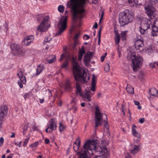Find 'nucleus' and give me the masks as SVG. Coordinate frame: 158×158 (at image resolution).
<instances>
[{
	"label": "nucleus",
	"instance_id": "obj_63",
	"mask_svg": "<svg viewBox=\"0 0 158 158\" xmlns=\"http://www.w3.org/2000/svg\"><path fill=\"white\" fill-rule=\"evenodd\" d=\"M85 102H82L81 103V106L82 107H84L85 106Z\"/></svg>",
	"mask_w": 158,
	"mask_h": 158
},
{
	"label": "nucleus",
	"instance_id": "obj_20",
	"mask_svg": "<svg viewBox=\"0 0 158 158\" xmlns=\"http://www.w3.org/2000/svg\"><path fill=\"white\" fill-rule=\"evenodd\" d=\"M143 40H136L135 43V48L137 50L139 49L140 48L143 46Z\"/></svg>",
	"mask_w": 158,
	"mask_h": 158
},
{
	"label": "nucleus",
	"instance_id": "obj_48",
	"mask_svg": "<svg viewBox=\"0 0 158 158\" xmlns=\"http://www.w3.org/2000/svg\"><path fill=\"white\" fill-rule=\"evenodd\" d=\"M4 142V139L3 137H1L0 138V146H1L3 144Z\"/></svg>",
	"mask_w": 158,
	"mask_h": 158
},
{
	"label": "nucleus",
	"instance_id": "obj_31",
	"mask_svg": "<svg viewBox=\"0 0 158 158\" xmlns=\"http://www.w3.org/2000/svg\"><path fill=\"white\" fill-rule=\"evenodd\" d=\"M65 87L66 89L70 90L72 89L70 81L69 80H67L65 84Z\"/></svg>",
	"mask_w": 158,
	"mask_h": 158
},
{
	"label": "nucleus",
	"instance_id": "obj_40",
	"mask_svg": "<svg viewBox=\"0 0 158 158\" xmlns=\"http://www.w3.org/2000/svg\"><path fill=\"white\" fill-rule=\"evenodd\" d=\"M39 143V142L38 141H36L32 143L30 145V147H31L32 148H34L37 147L38 146Z\"/></svg>",
	"mask_w": 158,
	"mask_h": 158
},
{
	"label": "nucleus",
	"instance_id": "obj_58",
	"mask_svg": "<svg viewBox=\"0 0 158 158\" xmlns=\"http://www.w3.org/2000/svg\"><path fill=\"white\" fill-rule=\"evenodd\" d=\"M118 56L120 58L121 55L120 50L118 49Z\"/></svg>",
	"mask_w": 158,
	"mask_h": 158
},
{
	"label": "nucleus",
	"instance_id": "obj_47",
	"mask_svg": "<svg viewBox=\"0 0 158 158\" xmlns=\"http://www.w3.org/2000/svg\"><path fill=\"white\" fill-rule=\"evenodd\" d=\"M125 158H132L131 155L129 153H126L125 155Z\"/></svg>",
	"mask_w": 158,
	"mask_h": 158
},
{
	"label": "nucleus",
	"instance_id": "obj_34",
	"mask_svg": "<svg viewBox=\"0 0 158 158\" xmlns=\"http://www.w3.org/2000/svg\"><path fill=\"white\" fill-rule=\"evenodd\" d=\"M32 42V40H23L22 43L23 45L27 46L29 45Z\"/></svg>",
	"mask_w": 158,
	"mask_h": 158
},
{
	"label": "nucleus",
	"instance_id": "obj_54",
	"mask_svg": "<svg viewBox=\"0 0 158 158\" xmlns=\"http://www.w3.org/2000/svg\"><path fill=\"white\" fill-rule=\"evenodd\" d=\"M150 67H151V68H153L155 67H156V65L155 63V64H153V63H151L149 65Z\"/></svg>",
	"mask_w": 158,
	"mask_h": 158
},
{
	"label": "nucleus",
	"instance_id": "obj_45",
	"mask_svg": "<svg viewBox=\"0 0 158 158\" xmlns=\"http://www.w3.org/2000/svg\"><path fill=\"white\" fill-rule=\"evenodd\" d=\"M151 4L152 5H155L157 3V0H149Z\"/></svg>",
	"mask_w": 158,
	"mask_h": 158
},
{
	"label": "nucleus",
	"instance_id": "obj_51",
	"mask_svg": "<svg viewBox=\"0 0 158 158\" xmlns=\"http://www.w3.org/2000/svg\"><path fill=\"white\" fill-rule=\"evenodd\" d=\"M106 53H105V56H101V61L102 62H103L106 56Z\"/></svg>",
	"mask_w": 158,
	"mask_h": 158
},
{
	"label": "nucleus",
	"instance_id": "obj_26",
	"mask_svg": "<svg viewBox=\"0 0 158 158\" xmlns=\"http://www.w3.org/2000/svg\"><path fill=\"white\" fill-rule=\"evenodd\" d=\"M76 94L79 95L80 96H82V93L81 92V89L80 86L78 82H77L76 83Z\"/></svg>",
	"mask_w": 158,
	"mask_h": 158
},
{
	"label": "nucleus",
	"instance_id": "obj_1",
	"mask_svg": "<svg viewBox=\"0 0 158 158\" xmlns=\"http://www.w3.org/2000/svg\"><path fill=\"white\" fill-rule=\"evenodd\" d=\"M86 0H70L68 2L70 4L71 11L74 19H78L84 17L85 10L83 8Z\"/></svg>",
	"mask_w": 158,
	"mask_h": 158
},
{
	"label": "nucleus",
	"instance_id": "obj_13",
	"mask_svg": "<svg viewBox=\"0 0 158 158\" xmlns=\"http://www.w3.org/2000/svg\"><path fill=\"white\" fill-rule=\"evenodd\" d=\"M49 124L48 125V127L45 130L47 133H50L56 129L57 126L55 120L51 118L49 122Z\"/></svg>",
	"mask_w": 158,
	"mask_h": 158
},
{
	"label": "nucleus",
	"instance_id": "obj_36",
	"mask_svg": "<svg viewBox=\"0 0 158 158\" xmlns=\"http://www.w3.org/2000/svg\"><path fill=\"white\" fill-rule=\"evenodd\" d=\"M114 33L115 34V38H116V40H120V36L118 31L117 30H115L114 31Z\"/></svg>",
	"mask_w": 158,
	"mask_h": 158
},
{
	"label": "nucleus",
	"instance_id": "obj_35",
	"mask_svg": "<svg viewBox=\"0 0 158 158\" xmlns=\"http://www.w3.org/2000/svg\"><path fill=\"white\" fill-rule=\"evenodd\" d=\"M80 33H75L73 36V39L74 40L79 39L80 38Z\"/></svg>",
	"mask_w": 158,
	"mask_h": 158
},
{
	"label": "nucleus",
	"instance_id": "obj_32",
	"mask_svg": "<svg viewBox=\"0 0 158 158\" xmlns=\"http://www.w3.org/2000/svg\"><path fill=\"white\" fill-rule=\"evenodd\" d=\"M128 2L131 6H136L138 0H128Z\"/></svg>",
	"mask_w": 158,
	"mask_h": 158
},
{
	"label": "nucleus",
	"instance_id": "obj_28",
	"mask_svg": "<svg viewBox=\"0 0 158 158\" xmlns=\"http://www.w3.org/2000/svg\"><path fill=\"white\" fill-rule=\"evenodd\" d=\"M85 53V50L83 47L80 50L78 54V60H81L82 58L83 55Z\"/></svg>",
	"mask_w": 158,
	"mask_h": 158
},
{
	"label": "nucleus",
	"instance_id": "obj_16",
	"mask_svg": "<svg viewBox=\"0 0 158 158\" xmlns=\"http://www.w3.org/2000/svg\"><path fill=\"white\" fill-rule=\"evenodd\" d=\"M8 108L6 105L1 106L0 108V117L1 120H3L8 113Z\"/></svg>",
	"mask_w": 158,
	"mask_h": 158
},
{
	"label": "nucleus",
	"instance_id": "obj_38",
	"mask_svg": "<svg viewBox=\"0 0 158 158\" xmlns=\"http://www.w3.org/2000/svg\"><path fill=\"white\" fill-rule=\"evenodd\" d=\"M64 7L62 5H60L58 8V11L61 13H63L64 10Z\"/></svg>",
	"mask_w": 158,
	"mask_h": 158
},
{
	"label": "nucleus",
	"instance_id": "obj_46",
	"mask_svg": "<svg viewBox=\"0 0 158 158\" xmlns=\"http://www.w3.org/2000/svg\"><path fill=\"white\" fill-rule=\"evenodd\" d=\"M5 31H6V32H7L8 31V25L7 23H5Z\"/></svg>",
	"mask_w": 158,
	"mask_h": 158
},
{
	"label": "nucleus",
	"instance_id": "obj_64",
	"mask_svg": "<svg viewBox=\"0 0 158 158\" xmlns=\"http://www.w3.org/2000/svg\"><path fill=\"white\" fill-rule=\"evenodd\" d=\"M44 102V99H40V102L41 103H43Z\"/></svg>",
	"mask_w": 158,
	"mask_h": 158
},
{
	"label": "nucleus",
	"instance_id": "obj_29",
	"mask_svg": "<svg viewBox=\"0 0 158 158\" xmlns=\"http://www.w3.org/2000/svg\"><path fill=\"white\" fill-rule=\"evenodd\" d=\"M157 94V90L155 88L149 89V94L153 96H156Z\"/></svg>",
	"mask_w": 158,
	"mask_h": 158
},
{
	"label": "nucleus",
	"instance_id": "obj_55",
	"mask_svg": "<svg viewBox=\"0 0 158 158\" xmlns=\"http://www.w3.org/2000/svg\"><path fill=\"white\" fill-rule=\"evenodd\" d=\"M98 2V0H92V3L94 4H97Z\"/></svg>",
	"mask_w": 158,
	"mask_h": 158
},
{
	"label": "nucleus",
	"instance_id": "obj_59",
	"mask_svg": "<svg viewBox=\"0 0 158 158\" xmlns=\"http://www.w3.org/2000/svg\"><path fill=\"white\" fill-rule=\"evenodd\" d=\"M45 143L46 144H48L49 142V140L48 139H45Z\"/></svg>",
	"mask_w": 158,
	"mask_h": 158
},
{
	"label": "nucleus",
	"instance_id": "obj_53",
	"mask_svg": "<svg viewBox=\"0 0 158 158\" xmlns=\"http://www.w3.org/2000/svg\"><path fill=\"white\" fill-rule=\"evenodd\" d=\"M29 96V94L28 93L25 94L24 95V98L25 99H26L27 98H28Z\"/></svg>",
	"mask_w": 158,
	"mask_h": 158
},
{
	"label": "nucleus",
	"instance_id": "obj_15",
	"mask_svg": "<svg viewBox=\"0 0 158 158\" xmlns=\"http://www.w3.org/2000/svg\"><path fill=\"white\" fill-rule=\"evenodd\" d=\"M136 127L134 124L132 125V133L133 135L137 138V139L134 140L135 142L138 143L140 139V135L136 130Z\"/></svg>",
	"mask_w": 158,
	"mask_h": 158
},
{
	"label": "nucleus",
	"instance_id": "obj_17",
	"mask_svg": "<svg viewBox=\"0 0 158 158\" xmlns=\"http://www.w3.org/2000/svg\"><path fill=\"white\" fill-rule=\"evenodd\" d=\"M140 146L139 145H136L135 144H131L129 151L131 154H135L137 153L139 150Z\"/></svg>",
	"mask_w": 158,
	"mask_h": 158
},
{
	"label": "nucleus",
	"instance_id": "obj_21",
	"mask_svg": "<svg viewBox=\"0 0 158 158\" xmlns=\"http://www.w3.org/2000/svg\"><path fill=\"white\" fill-rule=\"evenodd\" d=\"M152 29L154 32H158V17L156 19L152 26Z\"/></svg>",
	"mask_w": 158,
	"mask_h": 158
},
{
	"label": "nucleus",
	"instance_id": "obj_7",
	"mask_svg": "<svg viewBox=\"0 0 158 158\" xmlns=\"http://www.w3.org/2000/svg\"><path fill=\"white\" fill-rule=\"evenodd\" d=\"M12 54L15 56H23L25 55V49L16 43H13L10 45Z\"/></svg>",
	"mask_w": 158,
	"mask_h": 158
},
{
	"label": "nucleus",
	"instance_id": "obj_4",
	"mask_svg": "<svg viewBox=\"0 0 158 158\" xmlns=\"http://www.w3.org/2000/svg\"><path fill=\"white\" fill-rule=\"evenodd\" d=\"M134 15L127 9L120 12L119 15V22L121 26L127 25L134 19Z\"/></svg>",
	"mask_w": 158,
	"mask_h": 158
},
{
	"label": "nucleus",
	"instance_id": "obj_44",
	"mask_svg": "<svg viewBox=\"0 0 158 158\" xmlns=\"http://www.w3.org/2000/svg\"><path fill=\"white\" fill-rule=\"evenodd\" d=\"M68 64V62L67 61H65L61 65V67L62 68H65L67 67Z\"/></svg>",
	"mask_w": 158,
	"mask_h": 158
},
{
	"label": "nucleus",
	"instance_id": "obj_60",
	"mask_svg": "<svg viewBox=\"0 0 158 158\" xmlns=\"http://www.w3.org/2000/svg\"><path fill=\"white\" fill-rule=\"evenodd\" d=\"M98 27V24L97 23H96L93 26V28H97Z\"/></svg>",
	"mask_w": 158,
	"mask_h": 158
},
{
	"label": "nucleus",
	"instance_id": "obj_14",
	"mask_svg": "<svg viewBox=\"0 0 158 158\" xmlns=\"http://www.w3.org/2000/svg\"><path fill=\"white\" fill-rule=\"evenodd\" d=\"M17 75L20 80V81H18V84L20 87L22 88L23 87L22 83L25 84L26 82V77L23 76L22 71H19L17 72Z\"/></svg>",
	"mask_w": 158,
	"mask_h": 158
},
{
	"label": "nucleus",
	"instance_id": "obj_18",
	"mask_svg": "<svg viewBox=\"0 0 158 158\" xmlns=\"http://www.w3.org/2000/svg\"><path fill=\"white\" fill-rule=\"evenodd\" d=\"M93 55V53L92 52L89 51L85 55L84 57V62L86 65L89 64Z\"/></svg>",
	"mask_w": 158,
	"mask_h": 158
},
{
	"label": "nucleus",
	"instance_id": "obj_12",
	"mask_svg": "<svg viewBox=\"0 0 158 158\" xmlns=\"http://www.w3.org/2000/svg\"><path fill=\"white\" fill-rule=\"evenodd\" d=\"M145 10L149 18L153 19L156 17V10L154 6H148L145 7Z\"/></svg>",
	"mask_w": 158,
	"mask_h": 158
},
{
	"label": "nucleus",
	"instance_id": "obj_3",
	"mask_svg": "<svg viewBox=\"0 0 158 158\" xmlns=\"http://www.w3.org/2000/svg\"><path fill=\"white\" fill-rule=\"evenodd\" d=\"M99 147L96 146V143L94 140H89L86 141L83 145L84 150L83 152L81 153L78 158H88L87 153L93 155V152H98V150Z\"/></svg>",
	"mask_w": 158,
	"mask_h": 158
},
{
	"label": "nucleus",
	"instance_id": "obj_62",
	"mask_svg": "<svg viewBox=\"0 0 158 158\" xmlns=\"http://www.w3.org/2000/svg\"><path fill=\"white\" fill-rule=\"evenodd\" d=\"M120 40H115V44H118L119 43Z\"/></svg>",
	"mask_w": 158,
	"mask_h": 158
},
{
	"label": "nucleus",
	"instance_id": "obj_50",
	"mask_svg": "<svg viewBox=\"0 0 158 158\" xmlns=\"http://www.w3.org/2000/svg\"><path fill=\"white\" fill-rule=\"evenodd\" d=\"M101 29H100L98 32V40H100Z\"/></svg>",
	"mask_w": 158,
	"mask_h": 158
},
{
	"label": "nucleus",
	"instance_id": "obj_11",
	"mask_svg": "<svg viewBox=\"0 0 158 158\" xmlns=\"http://www.w3.org/2000/svg\"><path fill=\"white\" fill-rule=\"evenodd\" d=\"M102 149L99 151L100 152L102 156L104 158H108L109 156V154L106 146L107 145L106 141L105 140H103L101 141Z\"/></svg>",
	"mask_w": 158,
	"mask_h": 158
},
{
	"label": "nucleus",
	"instance_id": "obj_23",
	"mask_svg": "<svg viewBox=\"0 0 158 158\" xmlns=\"http://www.w3.org/2000/svg\"><path fill=\"white\" fill-rule=\"evenodd\" d=\"M46 60L49 64L54 63L56 60V56L54 55L49 56L46 58Z\"/></svg>",
	"mask_w": 158,
	"mask_h": 158
},
{
	"label": "nucleus",
	"instance_id": "obj_33",
	"mask_svg": "<svg viewBox=\"0 0 158 158\" xmlns=\"http://www.w3.org/2000/svg\"><path fill=\"white\" fill-rule=\"evenodd\" d=\"M127 32L128 31H122L121 32L120 34V36L122 39L123 40H126Z\"/></svg>",
	"mask_w": 158,
	"mask_h": 158
},
{
	"label": "nucleus",
	"instance_id": "obj_30",
	"mask_svg": "<svg viewBox=\"0 0 158 158\" xmlns=\"http://www.w3.org/2000/svg\"><path fill=\"white\" fill-rule=\"evenodd\" d=\"M126 90L128 93L133 94L134 93V89L133 87L130 85H127L126 87Z\"/></svg>",
	"mask_w": 158,
	"mask_h": 158
},
{
	"label": "nucleus",
	"instance_id": "obj_9",
	"mask_svg": "<svg viewBox=\"0 0 158 158\" xmlns=\"http://www.w3.org/2000/svg\"><path fill=\"white\" fill-rule=\"evenodd\" d=\"M151 21L147 18L143 19L141 23L140 31L141 33V36H142L143 39V35L146 34V30L150 27V25L151 24Z\"/></svg>",
	"mask_w": 158,
	"mask_h": 158
},
{
	"label": "nucleus",
	"instance_id": "obj_24",
	"mask_svg": "<svg viewBox=\"0 0 158 158\" xmlns=\"http://www.w3.org/2000/svg\"><path fill=\"white\" fill-rule=\"evenodd\" d=\"M67 48L65 47L63 48V51L64 52V53L61 54V58L59 60V61H60L62 60V58H64L65 56H67V58H69L70 57L69 54L68 52H67Z\"/></svg>",
	"mask_w": 158,
	"mask_h": 158
},
{
	"label": "nucleus",
	"instance_id": "obj_10",
	"mask_svg": "<svg viewBox=\"0 0 158 158\" xmlns=\"http://www.w3.org/2000/svg\"><path fill=\"white\" fill-rule=\"evenodd\" d=\"M67 19V16L64 15L62 16L57 26L59 31L56 35L61 34L66 29Z\"/></svg>",
	"mask_w": 158,
	"mask_h": 158
},
{
	"label": "nucleus",
	"instance_id": "obj_43",
	"mask_svg": "<svg viewBox=\"0 0 158 158\" xmlns=\"http://www.w3.org/2000/svg\"><path fill=\"white\" fill-rule=\"evenodd\" d=\"M29 139V137L25 139V140L23 142V146L25 147L27 145Z\"/></svg>",
	"mask_w": 158,
	"mask_h": 158
},
{
	"label": "nucleus",
	"instance_id": "obj_57",
	"mask_svg": "<svg viewBox=\"0 0 158 158\" xmlns=\"http://www.w3.org/2000/svg\"><path fill=\"white\" fill-rule=\"evenodd\" d=\"M11 135L10 136V137L11 138H15V133L14 132H11Z\"/></svg>",
	"mask_w": 158,
	"mask_h": 158
},
{
	"label": "nucleus",
	"instance_id": "obj_19",
	"mask_svg": "<svg viewBox=\"0 0 158 158\" xmlns=\"http://www.w3.org/2000/svg\"><path fill=\"white\" fill-rule=\"evenodd\" d=\"M91 89L89 91H86L83 95V97L85 99H86L88 102L91 101V98L94 94V93H91Z\"/></svg>",
	"mask_w": 158,
	"mask_h": 158
},
{
	"label": "nucleus",
	"instance_id": "obj_52",
	"mask_svg": "<svg viewBox=\"0 0 158 158\" xmlns=\"http://www.w3.org/2000/svg\"><path fill=\"white\" fill-rule=\"evenodd\" d=\"M144 119L143 118H141L139 119V122L141 123H143L144 121Z\"/></svg>",
	"mask_w": 158,
	"mask_h": 158
},
{
	"label": "nucleus",
	"instance_id": "obj_25",
	"mask_svg": "<svg viewBox=\"0 0 158 158\" xmlns=\"http://www.w3.org/2000/svg\"><path fill=\"white\" fill-rule=\"evenodd\" d=\"M96 85V79L94 75H93V77L92 79L91 90L93 91H95V86Z\"/></svg>",
	"mask_w": 158,
	"mask_h": 158
},
{
	"label": "nucleus",
	"instance_id": "obj_22",
	"mask_svg": "<svg viewBox=\"0 0 158 158\" xmlns=\"http://www.w3.org/2000/svg\"><path fill=\"white\" fill-rule=\"evenodd\" d=\"M80 144V139L79 137H78L74 142L73 145V149L75 152L77 151L79 149Z\"/></svg>",
	"mask_w": 158,
	"mask_h": 158
},
{
	"label": "nucleus",
	"instance_id": "obj_42",
	"mask_svg": "<svg viewBox=\"0 0 158 158\" xmlns=\"http://www.w3.org/2000/svg\"><path fill=\"white\" fill-rule=\"evenodd\" d=\"M134 102L135 105L138 106L137 107L138 109L139 110L141 109V106L139 105V102L136 100H134Z\"/></svg>",
	"mask_w": 158,
	"mask_h": 158
},
{
	"label": "nucleus",
	"instance_id": "obj_2",
	"mask_svg": "<svg viewBox=\"0 0 158 158\" xmlns=\"http://www.w3.org/2000/svg\"><path fill=\"white\" fill-rule=\"evenodd\" d=\"M71 62L73 67V73L75 80L83 83L87 82L89 79V74L84 69L80 67L74 57L72 58Z\"/></svg>",
	"mask_w": 158,
	"mask_h": 158
},
{
	"label": "nucleus",
	"instance_id": "obj_6",
	"mask_svg": "<svg viewBox=\"0 0 158 158\" xmlns=\"http://www.w3.org/2000/svg\"><path fill=\"white\" fill-rule=\"evenodd\" d=\"M95 109V127L97 128L98 126L102 125V123H101V121H102V122L104 121L106 122L105 127L106 128L108 129L109 127L107 123V117L106 114L104 113L101 114L100 113L98 106H96Z\"/></svg>",
	"mask_w": 158,
	"mask_h": 158
},
{
	"label": "nucleus",
	"instance_id": "obj_5",
	"mask_svg": "<svg viewBox=\"0 0 158 158\" xmlns=\"http://www.w3.org/2000/svg\"><path fill=\"white\" fill-rule=\"evenodd\" d=\"M127 58L128 60L132 59L133 70L135 72L138 71L141 67L143 63V59L142 57L140 56H136L134 53H130L128 54Z\"/></svg>",
	"mask_w": 158,
	"mask_h": 158
},
{
	"label": "nucleus",
	"instance_id": "obj_56",
	"mask_svg": "<svg viewBox=\"0 0 158 158\" xmlns=\"http://www.w3.org/2000/svg\"><path fill=\"white\" fill-rule=\"evenodd\" d=\"M28 124L27 125H25L23 127V130H25L26 131L28 127Z\"/></svg>",
	"mask_w": 158,
	"mask_h": 158
},
{
	"label": "nucleus",
	"instance_id": "obj_39",
	"mask_svg": "<svg viewBox=\"0 0 158 158\" xmlns=\"http://www.w3.org/2000/svg\"><path fill=\"white\" fill-rule=\"evenodd\" d=\"M34 39V36L33 35H27L26 36L24 40H33Z\"/></svg>",
	"mask_w": 158,
	"mask_h": 158
},
{
	"label": "nucleus",
	"instance_id": "obj_49",
	"mask_svg": "<svg viewBox=\"0 0 158 158\" xmlns=\"http://www.w3.org/2000/svg\"><path fill=\"white\" fill-rule=\"evenodd\" d=\"M83 38L84 40H89L90 38V36L87 35H85L83 36Z\"/></svg>",
	"mask_w": 158,
	"mask_h": 158
},
{
	"label": "nucleus",
	"instance_id": "obj_27",
	"mask_svg": "<svg viewBox=\"0 0 158 158\" xmlns=\"http://www.w3.org/2000/svg\"><path fill=\"white\" fill-rule=\"evenodd\" d=\"M44 69V66L43 65H39L36 69V75H39L40 74Z\"/></svg>",
	"mask_w": 158,
	"mask_h": 158
},
{
	"label": "nucleus",
	"instance_id": "obj_61",
	"mask_svg": "<svg viewBox=\"0 0 158 158\" xmlns=\"http://www.w3.org/2000/svg\"><path fill=\"white\" fill-rule=\"evenodd\" d=\"M48 91L49 96H51L52 95V94L51 91L49 89H48Z\"/></svg>",
	"mask_w": 158,
	"mask_h": 158
},
{
	"label": "nucleus",
	"instance_id": "obj_41",
	"mask_svg": "<svg viewBox=\"0 0 158 158\" xmlns=\"http://www.w3.org/2000/svg\"><path fill=\"white\" fill-rule=\"evenodd\" d=\"M110 69V65L108 63H106L104 67V70L105 71L107 72L109 71Z\"/></svg>",
	"mask_w": 158,
	"mask_h": 158
},
{
	"label": "nucleus",
	"instance_id": "obj_37",
	"mask_svg": "<svg viewBox=\"0 0 158 158\" xmlns=\"http://www.w3.org/2000/svg\"><path fill=\"white\" fill-rule=\"evenodd\" d=\"M65 127L61 123H60L59 126V131L60 132L63 131L65 129Z\"/></svg>",
	"mask_w": 158,
	"mask_h": 158
},
{
	"label": "nucleus",
	"instance_id": "obj_8",
	"mask_svg": "<svg viewBox=\"0 0 158 158\" xmlns=\"http://www.w3.org/2000/svg\"><path fill=\"white\" fill-rule=\"evenodd\" d=\"M39 17L43 18V20L38 27L37 30L40 32L46 31L50 27V24L48 21L49 17L48 16L43 17L42 15H40Z\"/></svg>",
	"mask_w": 158,
	"mask_h": 158
}]
</instances>
